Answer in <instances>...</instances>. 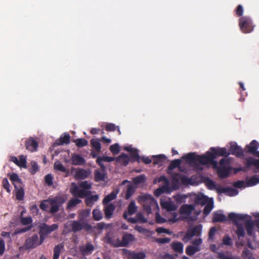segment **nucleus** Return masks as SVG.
<instances>
[{
  "instance_id": "4be33fe9",
  "label": "nucleus",
  "mask_w": 259,
  "mask_h": 259,
  "mask_svg": "<svg viewBox=\"0 0 259 259\" xmlns=\"http://www.w3.org/2000/svg\"><path fill=\"white\" fill-rule=\"evenodd\" d=\"M115 208V206L113 203L107 204L104 207V211L105 217L106 219H110L112 217Z\"/></svg>"
},
{
  "instance_id": "0eeeda50",
  "label": "nucleus",
  "mask_w": 259,
  "mask_h": 259,
  "mask_svg": "<svg viewBox=\"0 0 259 259\" xmlns=\"http://www.w3.org/2000/svg\"><path fill=\"white\" fill-rule=\"evenodd\" d=\"M65 228H70L69 232L76 233L82 229L87 231H90L92 229V226L86 222H81L79 221H71L67 222L64 226Z\"/></svg>"
},
{
  "instance_id": "58836bf2",
  "label": "nucleus",
  "mask_w": 259,
  "mask_h": 259,
  "mask_svg": "<svg viewBox=\"0 0 259 259\" xmlns=\"http://www.w3.org/2000/svg\"><path fill=\"white\" fill-rule=\"evenodd\" d=\"M64 248V245L62 243H59L56 245L54 248V255L53 259H58L61 250Z\"/></svg>"
},
{
  "instance_id": "7ed1b4c3",
  "label": "nucleus",
  "mask_w": 259,
  "mask_h": 259,
  "mask_svg": "<svg viewBox=\"0 0 259 259\" xmlns=\"http://www.w3.org/2000/svg\"><path fill=\"white\" fill-rule=\"evenodd\" d=\"M114 160V157L106 156H102L97 157L96 162L101 167V170L100 169H96L95 170V181L96 182L105 181L106 178V174L105 172L106 167L102 162L105 161L109 162L113 161Z\"/></svg>"
},
{
  "instance_id": "6e6552de",
  "label": "nucleus",
  "mask_w": 259,
  "mask_h": 259,
  "mask_svg": "<svg viewBox=\"0 0 259 259\" xmlns=\"http://www.w3.org/2000/svg\"><path fill=\"white\" fill-rule=\"evenodd\" d=\"M59 225L57 224H53L48 225L43 223L39 226V235L41 240L44 241L46 237L52 232L58 229Z\"/></svg>"
},
{
  "instance_id": "c756f323",
  "label": "nucleus",
  "mask_w": 259,
  "mask_h": 259,
  "mask_svg": "<svg viewBox=\"0 0 259 259\" xmlns=\"http://www.w3.org/2000/svg\"><path fill=\"white\" fill-rule=\"evenodd\" d=\"M15 191H16V199L19 201L23 200L24 197V190L23 187V185H20L17 188H15Z\"/></svg>"
},
{
  "instance_id": "7c9ffc66",
  "label": "nucleus",
  "mask_w": 259,
  "mask_h": 259,
  "mask_svg": "<svg viewBox=\"0 0 259 259\" xmlns=\"http://www.w3.org/2000/svg\"><path fill=\"white\" fill-rule=\"evenodd\" d=\"M89 175L90 172L88 170L80 168L76 171L75 177L78 179H85L89 176Z\"/></svg>"
},
{
  "instance_id": "4d7b16f0",
  "label": "nucleus",
  "mask_w": 259,
  "mask_h": 259,
  "mask_svg": "<svg viewBox=\"0 0 259 259\" xmlns=\"http://www.w3.org/2000/svg\"><path fill=\"white\" fill-rule=\"evenodd\" d=\"M31 167L29 169V172L32 174H35L39 169L38 164L36 162L32 161L31 162Z\"/></svg>"
},
{
  "instance_id": "f03ea898",
  "label": "nucleus",
  "mask_w": 259,
  "mask_h": 259,
  "mask_svg": "<svg viewBox=\"0 0 259 259\" xmlns=\"http://www.w3.org/2000/svg\"><path fill=\"white\" fill-rule=\"evenodd\" d=\"M183 158L190 162H198L202 165L211 164L215 168L218 166V162L215 160V157L210 151L206 152L205 155H196L194 153H188L183 156Z\"/></svg>"
},
{
  "instance_id": "f257e3e1",
  "label": "nucleus",
  "mask_w": 259,
  "mask_h": 259,
  "mask_svg": "<svg viewBox=\"0 0 259 259\" xmlns=\"http://www.w3.org/2000/svg\"><path fill=\"white\" fill-rule=\"evenodd\" d=\"M181 163V159L174 160L171 161L167 168V172L170 175L172 187L174 190L179 188L180 182L182 185L184 186L192 185L193 184L192 179L180 173L172 172V170L175 168L179 167Z\"/></svg>"
},
{
  "instance_id": "4c0bfd02",
  "label": "nucleus",
  "mask_w": 259,
  "mask_h": 259,
  "mask_svg": "<svg viewBox=\"0 0 259 259\" xmlns=\"http://www.w3.org/2000/svg\"><path fill=\"white\" fill-rule=\"evenodd\" d=\"M161 206L168 211H174L176 210L177 206L171 201H165L161 203Z\"/></svg>"
},
{
  "instance_id": "5701e85b",
  "label": "nucleus",
  "mask_w": 259,
  "mask_h": 259,
  "mask_svg": "<svg viewBox=\"0 0 259 259\" xmlns=\"http://www.w3.org/2000/svg\"><path fill=\"white\" fill-rule=\"evenodd\" d=\"M70 141V136L67 133H65L62 134L58 140L55 142V144L57 145H63L64 144L67 145L69 144Z\"/></svg>"
},
{
  "instance_id": "603ef678",
  "label": "nucleus",
  "mask_w": 259,
  "mask_h": 259,
  "mask_svg": "<svg viewBox=\"0 0 259 259\" xmlns=\"http://www.w3.org/2000/svg\"><path fill=\"white\" fill-rule=\"evenodd\" d=\"M259 183V176L255 175L251 177L247 181L248 186H252Z\"/></svg>"
},
{
  "instance_id": "09e8293b",
  "label": "nucleus",
  "mask_w": 259,
  "mask_h": 259,
  "mask_svg": "<svg viewBox=\"0 0 259 259\" xmlns=\"http://www.w3.org/2000/svg\"><path fill=\"white\" fill-rule=\"evenodd\" d=\"M232 244L233 241L232 238L228 235H225L222 238L221 245L232 246Z\"/></svg>"
},
{
  "instance_id": "ddd939ff",
  "label": "nucleus",
  "mask_w": 259,
  "mask_h": 259,
  "mask_svg": "<svg viewBox=\"0 0 259 259\" xmlns=\"http://www.w3.org/2000/svg\"><path fill=\"white\" fill-rule=\"evenodd\" d=\"M134 240L135 237L133 235L128 233H125L122 236L121 241L119 239H117V241L118 242V244L116 245L119 246V247L126 246L130 242L133 241Z\"/></svg>"
},
{
  "instance_id": "a211bd4d",
  "label": "nucleus",
  "mask_w": 259,
  "mask_h": 259,
  "mask_svg": "<svg viewBox=\"0 0 259 259\" xmlns=\"http://www.w3.org/2000/svg\"><path fill=\"white\" fill-rule=\"evenodd\" d=\"M232 169V168L230 166L227 167L220 166L218 168L217 173L221 179H225L229 176Z\"/></svg>"
},
{
  "instance_id": "9b49d317",
  "label": "nucleus",
  "mask_w": 259,
  "mask_h": 259,
  "mask_svg": "<svg viewBox=\"0 0 259 259\" xmlns=\"http://www.w3.org/2000/svg\"><path fill=\"white\" fill-rule=\"evenodd\" d=\"M43 242L36 234H34L26 240L24 246L26 249H32L41 244Z\"/></svg>"
},
{
  "instance_id": "a19ab883",
  "label": "nucleus",
  "mask_w": 259,
  "mask_h": 259,
  "mask_svg": "<svg viewBox=\"0 0 259 259\" xmlns=\"http://www.w3.org/2000/svg\"><path fill=\"white\" fill-rule=\"evenodd\" d=\"M99 199V196L97 195H91L87 197L85 200V203L88 206H92L94 202L97 201Z\"/></svg>"
},
{
  "instance_id": "a878e982",
  "label": "nucleus",
  "mask_w": 259,
  "mask_h": 259,
  "mask_svg": "<svg viewBox=\"0 0 259 259\" xmlns=\"http://www.w3.org/2000/svg\"><path fill=\"white\" fill-rule=\"evenodd\" d=\"M212 215V221L213 223L225 222L227 221V218L225 215L219 213L218 211L213 212Z\"/></svg>"
},
{
  "instance_id": "f8f14e48",
  "label": "nucleus",
  "mask_w": 259,
  "mask_h": 259,
  "mask_svg": "<svg viewBox=\"0 0 259 259\" xmlns=\"http://www.w3.org/2000/svg\"><path fill=\"white\" fill-rule=\"evenodd\" d=\"M123 254L127 257V259H145L146 258V254L143 252H136L127 249H123Z\"/></svg>"
},
{
  "instance_id": "6ab92c4d",
  "label": "nucleus",
  "mask_w": 259,
  "mask_h": 259,
  "mask_svg": "<svg viewBox=\"0 0 259 259\" xmlns=\"http://www.w3.org/2000/svg\"><path fill=\"white\" fill-rule=\"evenodd\" d=\"M195 208L193 204H185L181 206L179 211L181 214L190 215L195 209Z\"/></svg>"
},
{
  "instance_id": "774afa93",
  "label": "nucleus",
  "mask_w": 259,
  "mask_h": 259,
  "mask_svg": "<svg viewBox=\"0 0 259 259\" xmlns=\"http://www.w3.org/2000/svg\"><path fill=\"white\" fill-rule=\"evenodd\" d=\"M217 231V230L215 227H211L208 233V239L209 240H213L214 237V235Z\"/></svg>"
},
{
  "instance_id": "cd10ccee",
  "label": "nucleus",
  "mask_w": 259,
  "mask_h": 259,
  "mask_svg": "<svg viewBox=\"0 0 259 259\" xmlns=\"http://www.w3.org/2000/svg\"><path fill=\"white\" fill-rule=\"evenodd\" d=\"M10 180L14 185L15 188H17L20 185H23L21 180L19 178L18 175L16 173H13L10 175Z\"/></svg>"
},
{
  "instance_id": "680f3d73",
  "label": "nucleus",
  "mask_w": 259,
  "mask_h": 259,
  "mask_svg": "<svg viewBox=\"0 0 259 259\" xmlns=\"http://www.w3.org/2000/svg\"><path fill=\"white\" fill-rule=\"evenodd\" d=\"M54 168L62 172H65L66 170V168L60 161H58L55 162L54 164Z\"/></svg>"
},
{
  "instance_id": "13d9d810",
  "label": "nucleus",
  "mask_w": 259,
  "mask_h": 259,
  "mask_svg": "<svg viewBox=\"0 0 259 259\" xmlns=\"http://www.w3.org/2000/svg\"><path fill=\"white\" fill-rule=\"evenodd\" d=\"M242 256L244 259H254L250 251L247 249L243 251Z\"/></svg>"
},
{
  "instance_id": "c85d7f7f",
  "label": "nucleus",
  "mask_w": 259,
  "mask_h": 259,
  "mask_svg": "<svg viewBox=\"0 0 259 259\" xmlns=\"http://www.w3.org/2000/svg\"><path fill=\"white\" fill-rule=\"evenodd\" d=\"M116 161L122 165L126 166L130 161V157L127 154L121 153L117 157Z\"/></svg>"
},
{
  "instance_id": "393cba45",
  "label": "nucleus",
  "mask_w": 259,
  "mask_h": 259,
  "mask_svg": "<svg viewBox=\"0 0 259 259\" xmlns=\"http://www.w3.org/2000/svg\"><path fill=\"white\" fill-rule=\"evenodd\" d=\"M79 249L81 254L85 256L91 254L94 250V247L93 244L88 243L84 246H80Z\"/></svg>"
},
{
  "instance_id": "b1692460",
  "label": "nucleus",
  "mask_w": 259,
  "mask_h": 259,
  "mask_svg": "<svg viewBox=\"0 0 259 259\" xmlns=\"http://www.w3.org/2000/svg\"><path fill=\"white\" fill-rule=\"evenodd\" d=\"M211 198H208L206 196L203 194L197 195L194 198V202L196 204H200L204 205L208 202Z\"/></svg>"
},
{
  "instance_id": "aec40b11",
  "label": "nucleus",
  "mask_w": 259,
  "mask_h": 259,
  "mask_svg": "<svg viewBox=\"0 0 259 259\" xmlns=\"http://www.w3.org/2000/svg\"><path fill=\"white\" fill-rule=\"evenodd\" d=\"M230 154L234 155L237 157H241L244 156L243 150L237 144L232 145L230 148Z\"/></svg>"
},
{
  "instance_id": "bb28decb",
  "label": "nucleus",
  "mask_w": 259,
  "mask_h": 259,
  "mask_svg": "<svg viewBox=\"0 0 259 259\" xmlns=\"http://www.w3.org/2000/svg\"><path fill=\"white\" fill-rule=\"evenodd\" d=\"M259 147V143L256 140L252 141L249 145L246 146V149L248 153H253Z\"/></svg>"
},
{
  "instance_id": "6e6d98bb",
  "label": "nucleus",
  "mask_w": 259,
  "mask_h": 259,
  "mask_svg": "<svg viewBox=\"0 0 259 259\" xmlns=\"http://www.w3.org/2000/svg\"><path fill=\"white\" fill-rule=\"evenodd\" d=\"M26 158L24 155H21L18 161V164L17 165L20 167L26 168Z\"/></svg>"
},
{
  "instance_id": "39448f33",
  "label": "nucleus",
  "mask_w": 259,
  "mask_h": 259,
  "mask_svg": "<svg viewBox=\"0 0 259 259\" xmlns=\"http://www.w3.org/2000/svg\"><path fill=\"white\" fill-rule=\"evenodd\" d=\"M73 186L71 190L72 194L74 196H78L80 198H84L88 196L91 192L85 190L91 189L92 185L88 181H84L79 183V186L83 189H79L78 186L74 183L72 184Z\"/></svg>"
},
{
  "instance_id": "2eb2a0df",
  "label": "nucleus",
  "mask_w": 259,
  "mask_h": 259,
  "mask_svg": "<svg viewBox=\"0 0 259 259\" xmlns=\"http://www.w3.org/2000/svg\"><path fill=\"white\" fill-rule=\"evenodd\" d=\"M71 164L73 165H82L85 163V159L80 155L76 153L71 154Z\"/></svg>"
},
{
  "instance_id": "412c9836",
  "label": "nucleus",
  "mask_w": 259,
  "mask_h": 259,
  "mask_svg": "<svg viewBox=\"0 0 259 259\" xmlns=\"http://www.w3.org/2000/svg\"><path fill=\"white\" fill-rule=\"evenodd\" d=\"M244 165L246 170L251 166H254L257 169H259V159H256L252 157L246 158Z\"/></svg>"
},
{
  "instance_id": "1a4fd4ad",
  "label": "nucleus",
  "mask_w": 259,
  "mask_h": 259,
  "mask_svg": "<svg viewBox=\"0 0 259 259\" xmlns=\"http://www.w3.org/2000/svg\"><path fill=\"white\" fill-rule=\"evenodd\" d=\"M142 201H143V208L149 214L152 212V207L157 206V204L154 198L150 195H145L140 197Z\"/></svg>"
},
{
  "instance_id": "ea45409f",
  "label": "nucleus",
  "mask_w": 259,
  "mask_h": 259,
  "mask_svg": "<svg viewBox=\"0 0 259 259\" xmlns=\"http://www.w3.org/2000/svg\"><path fill=\"white\" fill-rule=\"evenodd\" d=\"M205 206L203 209V214L205 216L208 215L209 213L211 212L212 209L213 208V201L212 199H210L209 202L205 204Z\"/></svg>"
},
{
  "instance_id": "9d476101",
  "label": "nucleus",
  "mask_w": 259,
  "mask_h": 259,
  "mask_svg": "<svg viewBox=\"0 0 259 259\" xmlns=\"http://www.w3.org/2000/svg\"><path fill=\"white\" fill-rule=\"evenodd\" d=\"M239 26L243 33H249L253 29L252 22L249 17L244 16L239 19Z\"/></svg>"
},
{
  "instance_id": "052dcab7",
  "label": "nucleus",
  "mask_w": 259,
  "mask_h": 259,
  "mask_svg": "<svg viewBox=\"0 0 259 259\" xmlns=\"http://www.w3.org/2000/svg\"><path fill=\"white\" fill-rule=\"evenodd\" d=\"M32 227H33V225H30L29 226H27L26 227H24L23 228L17 229L16 230L15 233L16 234H18L26 232L30 230L32 228Z\"/></svg>"
},
{
  "instance_id": "dca6fc26",
  "label": "nucleus",
  "mask_w": 259,
  "mask_h": 259,
  "mask_svg": "<svg viewBox=\"0 0 259 259\" xmlns=\"http://www.w3.org/2000/svg\"><path fill=\"white\" fill-rule=\"evenodd\" d=\"M217 191L219 194L224 193L229 196H235L238 193L237 190L230 187H219L217 189Z\"/></svg>"
},
{
  "instance_id": "20e7f679",
  "label": "nucleus",
  "mask_w": 259,
  "mask_h": 259,
  "mask_svg": "<svg viewBox=\"0 0 259 259\" xmlns=\"http://www.w3.org/2000/svg\"><path fill=\"white\" fill-rule=\"evenodd\" d=\"M248 217V215L247 214H236L234 212H231L228 214L229 219L236 226L235 232L238 239L244 237L245 234L243 225L238 223V222L244 220Z\"/></svg>"
},
{
  "instance_id": "8fccbe9b",
  "label": "nucleus",
  "mask_w": 259,
  "mask_h": 259,
  "mask_svg": "<svg viewBox=\"0 0 259 259\" xmlns=\"http://www.w3.org/2000/svg\"><path fill=\"white\" fill-rule=\"evenodd\" d=\"M80 202L81 200L78 198H72L68 201L67 208H70L73 207Z\"/></svg>"
},
{
  "instance_id": "c9c22d12",
  "label": "nucleus",
  "mask_w": 259,
  "mask_h": 259,
  "mask_svg": "<svg viewBox=\"0 0 259 259\" xmlns=\"http://www.w3.org/2000/svg\"><path fill=\"white\" fill-rule=\"evenodd\" d=\"M245 228L249 236L252 235L253 230V223L252 221L250 219L246 220L245 222Z\"/></svg>"
},
{
  "instance_id": "4468645a",
  "label": "nucleus",
  "mask_w": 259,
  "mask_h": 259,
  "mask_svg": "<svg viewBox=\"0 0 259 259\" xmlns=\"http://www.w3.org/2000/svg\"><path fill=\"white\" fill-rule=\"evenodd\" d=\"M38 145L37 142L32 137H30L25 141V146L26 149L30 152L36 151Z\"/></svg>"
},
{
  "instance_id": "a18cd8bd",
  "label": "nucleus",
  "mask_w": 259,
  "mask_h": 259,
  "mask_svg": "<svg viewBox=\"0 0 259 259\" xmlns=\"http://www.w3.org/2000/svg\"><path fill=\"white\" fill-rule=\"evenodd\" d=\"M77 147L79 148L86 146L88 144V141L83 138H78L73 140Z\"/></svg>"
},
{
  "instance_id": "0e129e2a",
  "label": "nucleus",
  "mask_w": 259,
  "mask_h": 259,
  "mask_svg": "<svg viewBox=\"0 0 259 259\" xmlns=\"http://www.w3.org/2000/svg\"><path fill=\"white\" fill-rule=\"evenodd\" d=\"M109 149L110 151L114 155L117 154L119 152V146L118 144H114L110 146Z\"/></svg>"
},
{
  "instance_id": "bf43d9fd",
  "label": "nucleus",
  "mask_w": 259,
  "mask_h": 259,
  "mask_svg": "<svg viewBox=\"0 0 259 259\" xmlns=\"http://www.w3.org/2000/svg\"><path fill=\"white\" fill-rule=\"evenodd\" d=\"M117 128L118 132L120 134V131L118 127H116V125L112 123H107L105 126V129L108 132H113L115 131Z\"/></svg>"
},
{
  "instance_id": "e2e57ef3",
  "label": "nucleus",
  "mask_w": 259,
  "mask_h": 259,
  "mask_svg": "<svg viewBox=\"0 0 259 259\" xmlns=\"http://www.w3.org/2000/svg\"><path fill=\"white\" fill-rule=\"evenodd\" d=\"M130 158L131 159L132 162H134L135 161H137L139 162L140 161V156L137 151H134L131 154Z\"/></svg>"
},
{
  "instance_id": "e433bc0d",
  "label": "nucleus",
  "mask_w": 259,
  "mask_h": 259,
  "mask_svg": "<svg viewBox=\"0 0 259 259\" xmlns=\"http://www.w3.org/2000/svg\"><path fill=\"white\" fill-rule=\"evenodd\" d=\"M153 163L155 165H162L166 160V157L163 154L153 156Z\"/></svg>"
},
{
  "instance_id": "423d86ee",
  "label": "nucleus",
  "mask_w": 259,
  "mask_h": 259,
  "mask_svg": "<svg viewBox=\"0 0 259 259\" xmlns=\"http://www.w3.org/2000/svg\"><path fill=\"white\" fill-rule=\"evenodd\" d=\"M67 199L66 195L59 194L53 198H49L45 200V201H48L50 204L51 207L49 211L51 213L54 214L59 211L60 207L66 202Z\"/></svg>"
},
{
  "instance_id": "5fc2aeb1",
  "label": "nucleus",
  "mask_w": 259,
  "mask_h": 259,
  "mask_svg": "<svg viewBox=\"0 0 259 259\" xmlns=\"http://www.w3.org/2000/svg\"><path fill=\"white\" fill-rule=\"evenodd\" d=\"M194 236L192 233L191 230H190V229H189L187 230L185 236L182 239V240L185 243L188 242Z\"/></svg>"
},
{
  "instance_id": "2f4dec72",
  "label": "nucleus",
  "mask_w": 259,
  "mask_h": 259,
  "mask_svg": "<svg viewBox=\"0 0 259 259\" xmlns=\"http://www.w3.org/2000/svg\"><path fill=\"white\" fill-rule=\"evenodd\" d=\"M171 247L174 251L182 253L183 252L184 245L180 242H173L171 244Z\"/></svg>"
},
{
  "instance_id": "c03bdc74",
  "label": "nucleus",
  "mask_w": 259,
  "mask_h": 259,
  "mask_svg": "<svg viewBox=\"0 0 259 259\" xmlns=\"http://www.w3.org/2000/svg\"><path fill=\"white\" fill-rule=\"evenodd\" d=\"M22 213L23 212H21L20 218L21 224L22 225L25 226H29L32 225L33 221L32 218L30 216L27 217H22Z\"/></svg>"
},
{
  "instance_id": "79ce46f5",
  "label": "nucleus",
  "mask_w": 259,
  "mask_h": 259,
  "mask_svg": "<svg viewBox=\"0 0 259 259\" xmlns=\"http://www.w3.org/2000/svg\"><path fill=\"white\" fill-rule=\"evenodd\" d=\"M137 210V207L136 205L135 202L132 201L127 207V210L126 211L127 214L132 215L136 213Z\"/></svg>"
},
{
  "instance_id": "72a5a7b5",
  "label": "nucleus",
  "mask_w": 259,
  "mask_h": 259,
  "mask_svg": "<svg viewBox=\"0 0 259 259\" xmlns=\"http://www.w3.org/2000/svg\"><path fill=\"white\" fill-rule=\"evenodd\" d=\"M117 193L118 192L113 191L110 194L106 196L103 200V204L104 205H106L108 204L110 201L115 199L116 198Z\"/></svg>"
},
{
  "instance_id": "37998d69",
  "label": "nucleus",
  "mask_w": 259,
  "mask_h": 259,
  "mask_svg": "<svg viewBox=\"0 0 259 259\" xmlns=\"http://www.w3.org/2000/svg\"><path fill=\"white\" fill-rule=\"evenodd\" d=\"M90 214V210L85 209L80 211L78 215V221L81 222H84V221L89 216Z\"/></svg>"
},
{
  "instance_id": "49530a36",
  "label": "nucleus",
  "mask_w": 259,
  "mask_h": 259,
  "mask_svg": "<svg viewBox=\"0 0 259 259\" xmlns=\"http://www.w3.org/2000/svg\"><path fill=\"white\" fill-rule=\"evenodd\" d=\"M202 226L201 225H198L190 229V230L194 236L200 237L202 233Z\"/></svg>"
},
{
  "instance_id": "864d4df0",
  "label": "nucleus",
  "mask_w": 259,
  "mask_h": 259,
  "mask_svg": "<svg viewBox=\"0 0 259 259\" xmlns=\"http://www.w3.org/2000/svg\"><path fill=\"white\" fill-rule=\"evenodd\" d=\"M219 259H240L239 257L233 256L232 255H226L224 252H219L218 254Z\"/></svg>"
},
{
  "instance_id": "de8ad7c7",
  "label": "nucleus",
  "mask_w": 259,
  "mask_h": 259,
  "mask_svg": "<svg viewBox=\"0 0 259 259\" xmlns=\"http://www.w3.org/2000/svg\"><path fill=\"white\" fill-rule=\"evenodd\" d=\"M91 145L92 147L95 149V150L97 152H99L101 149V144L99 142L98 140L97 139H92L91 140Z\"/></svg>"
},
{
  "instance_id": "f704fd0d",
  "label": "nucleus",
  "mask_w": 259,
  "mask_h": 259,
  "mask_svg": "<svg viewBox=\"0 0 259 259\" xmlns=\"http://www.w3.org/2000/svg\"><path fill=\"white\" fill-rule=\"evenodd\" d=\"M164 192H170L169 186H167V185H163L161 187L155 190L154 191V194L155 196L159 197Z\"/></svg>"
},
{
  "instance_id": "3c124183",
  "label": "nucleus",
  "mask_w": 259,
  "mask_h": 259,
  "mask_svg": "<svg viewBox=\"0 0 259 259\" xmlns=\"http://www.w3.org/2000/svg\"><path fill=\"white\" fill-rule=\"evenodd\" d=\"M93 219L95 221H100L103 218L101 211L99 209H95L93 211Z\"/></svg>"
},
{
  "instance_id": "338daca9",
  "label": "nucleus",
  "mask_w": 259,
  "mask_h": 259,
  "mask_svg": "<svg viewBox=\"0 0 259 259\" xmlns=\"http://www.w3.org/2000/svg\"><path fill=\"white\" fill-rule=\"evenodd\" d=\"M3 186L5 189L7 191V192L10 193L11 192L10 190V185L9 183V181L7 178H4L2 181Z\"/></svg>"
},
{
  "instance_id": "f3484780",
  "label": "nucleus",
  "mask_w": 259,
  "mask_h": 259,
  "mask_svg": "<svg viewBox=\"0 0 259 259\" xmlns=\"http://www.w3.org/2000/svg\"><path fill=\"white\" fill-rule=\"evenodd\" d=\"M210 149L211 151V152L215 157V158L217 156L227 157L230 155V153L227 152L226 148L211 147Z\"/></svg>"
},
{
  "instance_id": "69168bd1",
  "label": "nucleus",
  "mask_w": 259,
  "mask_h": 259,
  "mask_svg": "<svg viewBox=\"0 0 259 259\" xmlns=\"http://www.w3.org/2000/svg\"><path fill=\"white\" fill-rule=\"evenodd\" d=\"M123 218L124 219L127 220V222L132 223V224H136L138 223V220L136 218H128L126 211H125L123 214Z\"/></svg>"
},
{
  "instance_id": "473e14b6",
  "label": "nucleus",
  "mask_w": 259,
  "mask_h": 259,
  "mask_svg": "<svg viewBox=\"0 0 259 259\" xmlns=\"http://www.w3.org/2000/svg\"><path fill=\"white\" fill-rule=\"evenodd\" d=\"M201 250L200 246H194L193 245H189L186 249V253L189 256H192L195 253Z\"/></svg>"
}]
</instances>
